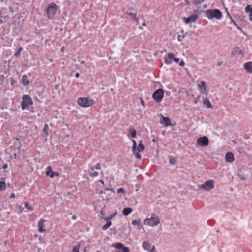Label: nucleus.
I'll return each instance as SVG.
<instances>
[{
  "mask_svg": "<svg viewBox=\"0 0 252 252\" xmlns=\"http://www.w3.org/2000/svg\"><path fill=\"white\" fill-rule=\"evenodd\" d=\"M133 143V146L132 148V152L135 156L136 158L140 159L141 158V155L140 154V152H143L145 149V146L142 144V141H140L138 146L137 143L134 140H132Z\"/></svg>",
  "mask_w": 252,
  "mask_h": 252,
  "instance_id": "f257e3e1",
  "label": "nucleus"
},
{
  "mask_svg": "<svg viewBox=\"0 0 252 252\" xmlns=\"http://www.w3.org/2000/svg\"><path fill=\"white\" fill-rule=\"evenodd\" d=\"M206 17L210 20L216 18L220 20L222 18V13L218 9H208L205 11Z\"/></svg>",
  "mask_w": 252,
  "mask_h": 252,
  "instance_id": "f03ea898",
  "label": "nucleus"
},
{
  "mask_svg": "<svg viewBox=\"0 0 252 252\" xmlns=\"http://www.w3.org/2000/svg\"><path fill=\"white\" fill-rule=\"evenodd\" d=\"M159 222V218L155 214H152L151 218H146L144 220V224L145 225L152 227L157 225Z\"/></svg>",
  "mask_w": 252,
  "mask_h": 252,
  "instance_id": "7ed1b4c3",
  "label": "nucleus"
},
{
  "mask_svg": "<svg viewBox=\"0 0 252 252\" xmlns=\"http://www.w3.org/2000/svg\"><path fill=\"white\" fill-rule=\"evenodd\" d=\"M78 104L83 107H88L93 105L94 101L89 97H79L77 100Z\"/></svg>",
  "mask_w": 252,
  "mask_h": 252,
  "instance_id": "20e7f679",
  "label": "nucleus"
},
{
  "mask_svg": "<svg viewBox=\"0 0 252 252\" xmlns=\"http://www.w3.org/2000/svg\"><path fill=\"white\" fill-rule=\"evenodd\" d=\"M57 10V5L56 3L52 2L47 6L46 11L49 19L53 18Z\"/></svg>",
  "mask_w": 252,
  "mask_h": 252,
  "instance_id": "39448f33",
  "label": "nucleus"
},
{
  "mask_svg": "<svg viewBox=\"0 0 252 252\" xmlns=\"http://www.w3.org/2000/svg\"><path fill=\"white\" fill-rule=\"evenodd\" d=\"M22 99L23 102L21 104V106L23 110L26 109L27 107L33 104V101L29 95H24L22 97Z\"/></svg>",
  "mask_w": 252,
  "mask_h": 252,
  "instance_id": "423d86ee",
  "label": "nucleus"
},
{
  "mask_svg": "<svg viewBox=\"0 0 252 252\" xmlns=\"http://www.w3.org/2000/svg\"><path fill=\"white\" fill-rule=\"evenodd\" d=\"M164 95L163 90L159 89L156 91L153 94V98L157 102H159L161 101Z\"/></svg>",
  "mask_w": 252,
  "mask_h": 252,
  "instance_id": "0eeeda50",
  "label": "nucleus"
},
{
  "mask_svg": "<svg viewBox=\"0 0 252 252\" xmlns=\"http://www.w3.org/2000/svg\"><path fill=\"white\" fill-rule=\"evenodd\" d=\"M201 188L206 190H209L214 188V182L212 180L206 181L201 186Z\"/></svg>",
  "mask_w": 252,
  "mask_h": 252,
  "instance_id": "6e6552de",
  "label": "nucleus"
},
{
  "mask_svg": "<svg viewBox=\"0 0 252 252\" xmlns=\"http://www.w3.org/2000/svg\"><path fill=\"white\" fill-rule=\"evenodd\" d=\"M175 55L174 53H169L167 55V57H164V62L166 64H171L173 61H174Z\"/></svg>",
  "mask_w": 252,
  "mask_h": 252,
  "instance_id": "1a4fd4ad",
  "label": "nucleus"
},
{
  "mask_svg": "<svg viewBox=\"0 0 252 252\" xmlns=\"http://www.w3.org/2000/svg\"><path fill=\"white\" fill-rule=\"evenodd\" d=\"M142 246L145 250L150 252H153L155 250L154 246L152 245L148 241H144L142 244Z\"/></svg>",
  "mask_w": 252,
  "mask_h": 252,
  "instance_id": "9d476101",
  "label": "nucleus"
},
{
  "mask_svg": "<svg viewBox=\"0 0 252 252\" xmlns=\"http://www.w3.org/2000/svg\"><path fill=\"white\" fill-rule=\"evenodd\" d=\"M208 144L209 140L206 136L199 138L197 140V144L200 146H206Z\"/></svg>",
  "mask_w": 252,
  "mask_h": 252,
  "instance_id": "9b49d317",
  "label": "nucleus"
},
{
  "mask_svg": "<svg viewBox=\"0 0 252 252\" xmlns=\"http://www.w3.org/2000/svg\"><path fill=\"white\" fill-rule=\"evenodd\" d=\"M45 221H46V220L43 219H41L38 222V231L40 233H42L46 231L45 226L44 225Z\"/></svg>",
  "mask_w": 252,
  "mask_h": 252,
  "instance_id": "f8f14e48",
  "label": "nucleus"
},
{
  "mask_svg": "<svg viewBox=\"0 0 252 252\" xmlns=\"http://www.w3.org/2000/svg\"><path fill=\"white\" fill-rule=\"evenodd\" d=\"M113 247H115L117 249H123V252H129V249L127 247H126L121 243H117L112 245Z\"/></svg>",
  "mask_w": 252,
  "mask_h": 252,
  "instance_id": "ddd939ff",
  "label": "nucleus"
},
{
  "mask_svg": "<svg viewBox=\"0 0 252 252\" xmlns=\"http://www.w3.org/2000/svg\"><path fill=\"white\" fill-rule=\"evenodd\" d=\"M198 87L200 89L202 90L201 92L203 93L206 94H208V91L207 90V87L204 81H201L200 83L198 84Z\"/></svg>",
  "mask_w": 252,
  "mask_h": 252,
  "instance_id": "4468645a",
  "label": "nucleus"
},
{
  "mask_svg": "<svg viewBox=\"0 0 252 252\" xmlns=\"http://www.w3.org/2000/svg\"><path fill=\"white\" fill-rule=\"evenodd\" d=\"M198 18V16L196 14H193L191 16L188 18H184V20L186 24H189L191 22H194Z\"/></svg>",
  "mask_w": 252,
  "mask_h": 252,
  "instance_id": "2eb2a0df",
  "label": "nucleus"
},
{
  "mask_svg": "<svg viewBox=\"0 0 252 252\" xmlns=\"http://www.w3.org/2000/svg\"><path fill=\"white\" fill-rule=\"evenodd\" d=\"M162 121H160V123L161 124L164 125L165 126H168L171 125V120L168 117H166L163 116H161Z\"/></svg>",
  "mask_w": 252,
  "mask_h": 252,
  "instance_id": "dca6fc26",
  "label": "nucleus"
},
{
  "mask_svg": "<svg viewBox=\"0 0 252 252\" xmlns=\"http://www.w3.org/2000/svg\"><path fill=\"white\" fill-rule=\"evenodd\" d=\"M225 159L228 162H233L235 159L234 154L231 152H227L225 155Z\"/></svg>",
  "mask_w": 252,
  "mask_h": 252,
  "instance_id": "f3484780",
  "label": "nucleus"
},
{
  "mask_svg": "<svg viewBox=\"0 0 252 252\" xmlns=\"http://www.w3.org/2000/svg\"><path fill=\"white\" fill-rule=\"evenodd\" d=\"M244 69L249 73H252V62H248L244 65Z\"/></svg>",
  "mask_w": 252,
  "mask_h": 252,
  "instance_id": "a211bd4d",
  "label": "nucleus"
},
{
  "mask_svg": "<svg viewBox=\"0 0 252 252\" xmlns=\"http://www.w3.org/2000/svg\"><path fill=\"white\" fill-rule=\"evenodd\" d=\"M232 54L233 55H241L243 56L244 54L243 52L238 47H236L233 48V51H232Z\"/></svg>",
  "mask_w": 252,
  "mask_h": 252,
  "instance_id": "6ab92c4d",
  "label": "nucleus"
},
{
  "mask_svg": "<svg viewBox=\"0 0 252 252\" xmlns=\"http://www.w3.org/2000/svg\"><path fill=\"white\" fill-rule=\"evenodd\" d=\"M113 216H111L110 217L105 219V220L107 221V222L103 226V229L105 230H107L112 224V222L111 221H109L110 219L113 218Z\"/></svg>",
  "mask_w": 252,
  "mask_h": 252,
  "instance_id": "aec40b11",
  "label": "nucleus"
},
{
  "mask_svg": "<svg viewBox=\"0 0 252 252\" xmlns=\"http://www.w3.org/2000/svg\"><path fill=\"white\" fill-rule=\"evenodd\" d=\"M6 188V184L4 178H1L0 180V191L4 190Z\"/></svg>",
  "mask_w": 252,
  "mask_h": 252,
  "instance_id": "412c9836",
  "label": "nucleus"
},
{
  "mask_svg": "<svg viewBox=\"0 0 252 252\" xmlns=\"http://www.w3.org/2000/svg\"><path fill=\"white\" fill-rule=\"evenodd\" d=\"M22 83L25 86H27L29 85V82L27 75H24L22 76Z\"/></svg>",
  "mask_w": 252,
  "mask_h": 252,
  "instance_id": "4be33fe9",
  "label": "nucleus"
},
{
  "mask_svg": "<svg viewBox=\"0 0 252 252\" xmlns=\"http://www.w3.org/2000/svg\"><path fill=\"white\" fill-rule=\"evenodd\" d=\"M132 212V209L131 208H125L123 210V214L125 216H127Z\"/></svg>",
  "mask_w": 252,
  "mask_h": 252,
  "instance_id": "5701e85b",
  "label": "nucleus"
},
{
  "mask_svg": "<svg viewBox=\"0 0 252 252\" xmlns=\"http://www.w3.org/2000/svg\"><path fill=\"white\" fill-rule=\"evenodd\" d=\"M203 104L208 108H212V104L209 101V100L207 98H205L203 99Z\"/></svg>",
  "mask_w": 252,
  "mask_h": 252,
  "instance_id": "b1692460",
  "label": "nucleus"
},
{
  "mask_svg": "<svg viewBox=\"0 0 252 252\" xmlns=\"http://www.w3.org/2000/svg\"><path fill=\"white\" fill-rule=\"evenodd\" d=\"M127 15L131 17V19L135 21H138V19L137 18L136 16V14H134L131 12L127 13Z\"/></svg>",
  "mask_w": 252,
  "mask_h": 252,
  "instance_id": "393cba45",
  "label": "nucleus"
},
{
  "mask_svg": "<svg viewBox=\"0 0 252 252\" xmlns=\"http://www.w3.org/2000/svg\"><path fill=\"white\" fill-rule=\"evenodd\" d=\"M129 133L130 134L132 138H135L136 136V131L134 128H130L129 130Z\"/></svg>",
  "mask_w": 252,
  "mask_h": 252,
  "instance_id": "a878e982",
  "label": "nucleus"
},
{
  "mask_svg": "<svg viewBox=\"0 0 252 252\" xmlns=\"http://www.w3.org/2000/svg\"><path fill=\"white\" fill-rule=\"evenodd\" d=\"M245 11L247 13H250L249 16H252V7L250 5H248L246 7Z\"/></svg>",
  "mask_w": 252,
  "mask_h": 252,
  "instance_id": "bb28decb",
  "label": "nucleus"
},
{
  "mask_svg": "<svg viewBox=\"0 0 252 252\" xmlns=\"http://www.w3.org/2000/svg\"><path fill=\"white\" fill-rule=\"evenodd\" d=\"M22 50H23V48L21 47H19L18 48V50L17 51V52L15 53V56L16 57H19Z\"/></svg>",
  "mask_w": 252,
  "mask_h": 252,
  "instance_id": "cd10ccee",
  "label": "nucleus"
},
{
  "mask_svg": "<svg viewBox=\"0 0 252 252\" xmlns=\"http://www.w3.org/2000/svg\"><path fill=\"white\" fill-rule=\"evenodd\" d=\"M48 125L47 124H45L43 131L45 132L46 136H48Z\"/></svg>",
  "mask_w": 252,
  "mask_h": 252,
  "instance_id": "c85d7f7f",
  "label": "nucleus"
},
{
  "mask_svg": "<svg viewBox=\"0 0 252 252\" xmlns=\"http://www.w3.org/2000/svg\"><path fill=\"white\" fill-rule=\"evenodd\" d=\"M25 207L30 211H32L33 210L32 207L29 206V203L28 202L25 203Z\"/></svg>",
  "mask_w": 252,
  "mask_h": 252,
  "instance_id": "c756f323",
  "label": "nucleus"
},
{
  "mask_svg": "<svg viewBox=\"0 0 252 252\" xmlns=\"http://www.w3.org/2000/svg\"><path fill=\"white\" fill-rule=\"evenodd\" d=\"M204 1L205 0H194L193 3L194 5H198L203 3Z\"/></svg>",
  "mask_w": 252,
  "mask_h": 252,
  "instance_id": "7c9ffc66",
  "label": "nucleus"
},
{
  "mask_svg": "<svg viewBox=\"0 0 252 252\" xmlns=\"http://www.w3.org/2000/svg\"><path fill=\"white\" fill-rule=\"evenodd\" d=\"M47 169L48 170L46 172V175L50 176L51 175L50 173L51 174L52 172V167L50 166H48L47 167Z\"/></svg>",
  "mask_w": 252,
  "mask_h": 252,
  "instance_id": "2f4dec72",
  "label": "nucleus"
},
{
  "mask_svg": "<svg viewBox=\"0 0 252 252\" xmlns=\"http://www.w3.org/2000/svg\"><path fill=\"white\" fill-rule=\"evenodd\" d=\"M60 175V174L58 172H51V175H50V177L51 178H53L54 176H57V177H58Z\"/></svg>",
  "mask_w": 252,
  "mask_h": 252,
  "instance_id": "473e14b6",
  "label": "nucleus"
},
{
  "mask_svg": "<svg viewBox=\"0 0 252 252\" xmlns=\"http://www.w3.org/2000/svg\"><path fill=\"white\" fill-rule=\"evenodd\" d=\"M90 176L92 177H96L98 176V172L96 171H94V172H91L89 174Z\"/></svg>",
  "mask_w": 252,
  "mask_h": 252,
  "instance_id": "72a5a7b5",
  "label": "nucleus"
},
{
  "mask_svg": "<svg viewBox=\"0 0 252 252\" xmlns=\"http://www.w3.org/2000/svg\"><path fill=\"white\" fill-rule=\"evenodd\" d=\"M140 220H133L131 222V223L133 225H138L140 223Z\"/></svg>",
  "mask_w": 252,
  "mask_h": 252,
  "instance_id": "f704fd0d",
  "label": "nucleus"
},
{
  "mask_svg": "<svg viewBox=\"0 0 252 252\" xmlns=\"http://www.w3.org/2000/svg\"><path fill=\"white\" fill-rule=\"evenodd\" d=\"M15 140L17 141V145L18 146V149L19 151L20 150V147H21V142L20 141V139L19 138H16Z\"/></svg>",
  "mask_w": 252,
  "mask_h": 252,
  "instance_id": "c9c22d12",
  "label": "nucleus"
},
{
  "mask_svg": "<svg viewBox=\"0 0 252 252\" xmlns=\"http://www.w3.org/2000/svg\"><path fill=\"white\" fill-rule=\"evenodd\" d=\"M117 193H123L124 194H125L126 193V191L124 190V189L123 188H119L118 190H117Z\"/></svg>",
  "mask_w": 252,
  "mask_h": 252,
  "instance_id": "e433bc0d",
  "label": "nucleus"
},
{
  "mask_svg": "<svg viewBox=\"0 0 252 252\" xmlns=\"http://www.w3.org/2000/svg\"><path fill=\"white\" fill-rule=\"evenodd\" d=\"M79 246H76L73 248L72 252H79Z\"/></svg>",
  "mask_w": 252,
  "mask_h": 252,
  "instance_id": "4c0bfd02",
  "label": "nucleus"
},
{
  "mask_svg": "<svg viewBox=\"0 0 252 252\" xmlns=\"http://www.w3.org/2000/svg\"><path fill=\"white\" fill-rule=\"evenodd\" d=\"M4 76L3 75H0V85H1L3 83Z\"/></svg>",
  "mask_w": 252,
  "mask_h": 252,
  "instance_id": "58836bf2",
  "label": "nucleus"
},
{
  "mask_svg": "<svg viewBox=\"0 0 252 252\" xmlns=\"http://www.w3.org/2000/svg\"><path fill=\"white\" fill-rule=\"evenodd\" d=\"M101 168V164L100 163H97L95 165V169H96V170H100Z\"/></svg>",
  "mask_w": 252,
  "mask_h": 252,
  "instance_id": "ea45409f",
  "label": "nucleus"
},
{
  "mask_svg": "<svg viewBox=\"0 0 252 252\" xmlns=\"http://www.w3.org/2000/svg\"><path fill=\"white\" fill-rule=\"evenodd\" d=\"M183 38H184V36H181V35H179L177 36V39L179 41H181Z\"/></svg>",
  "mask_w": 252,
  "mask_h": 252,
  "instance_id": "a19ab883",
  "label": "nucleus"
},
{
  "mask_svg": "<svg viewBox=\"0 0 252 252\" xmlns=\"http://www.w3.org/2000/svg\"><path fill=\"white\" fill-rule=\"evenodd\" d=\"M229 18L231 20V22L234 24L235 25V26H237V25H236V22H235V21L232 19V17L231 15H229Z\"/></svg>",
  "mask_w": 252,
  "mask_h": 252,
  "instance_id": "79ce46f5",
  "label": "nucleus"
},
{
  "mask_svg": "<svg viewBox=\"0 0 252 252\" xmlns=\"http://www.w3.org/2000/svg\"><path fill=\"white\" fill-rule=\"evenodd\" d=\"M169 162L171 164H174L176 162V160L174 159H172V158H170V160H169Z\"/></svg>",
  "mask_w": 252,
  "mask_h": 252,
  "instance_id": "37998d69",
  "label": "nucleus"
},
{
  "mask_svg": "<svg viewBox=\"0 0 252 252\" xmlns=\"http://www.w3.org/2000/svg\"><path fill=\"white\" fill-rule=\"evenodd\" d=\"M179 64L180 66H184L185 64V63L184 61H181L180 63H179Z\"/></svg>",
  "mask_w": 252,
  "mask_h": 252,
  "instance_id": "c03bdc74",
  "label": "nucleus"
},
{
  "mask_svg": "<svg viewBox=\"0 0 252 252\" xmlns=\"http://www.w3.org/2000/svg\"><path fill=\"white\" fill-rule=\"evenodd\" d=\"M10 81H11V85H14L16 82L15 79L13 78H10Z\"/></svg>",
  "mask_w": 252,
  "mask_h": 252,
  "instance_id": "a18cd8bd",
  "label": "nucleus"
},
{
  "mask_svg": "<svg viewBox=\"0 0 252 252\" xmlns=\"http://www.w3.org/2000/svg\"><path fill=\"white\" fill-rule=\"evenodd\" d=\"M140 100H141V105H142L143 107H145V102L143 100V99L142 98H140Z\"/></svg>",
  "mask_w": 252,
  "mask_h": 252,
  "instance_id": "49530a36",
  "label": "nucleus"
},
{
  "mask_svg": "<svg viewBox=\"0 0 252 252\" xmlns=\"http://www.w3.org/2000/svg\"><path fill=\"white\" fill-rule=\"evenodd\" d=\"M179 58H175V59H174V62L176 63H179Z\"/></svg>",
  "mask_w": 252,
  "mask_h": 252,
  "instance_id": "de8ad7c7",
  "label": "nucleus"
},
{
  "mask_svg": "<svg viewBox=\"0 0 252 252\" xmlns=\"http://www.w3.org/2000/svg\"><path fill=\"white\" fill-rule=\"evenodd\" d=\"M10 197L11 198H15V193H11V194L10 195Z\"/></svg>",
  "mask_w": 252,
  "mask_h": 252,
  "instance_id": "09e8293b",
  "label": "nucleus"
},
{
  "mask_svg": "<svg viewBox=\"0 0 252 252\" xmlns=\"http://www.w3.org/2000/svg\"><path fill=\"white\" fill-rule=\"evenodd\" d=\"M7 168V164L6 163L4 164L3 166H2V168L3 169H6Z\"/></svg>",
  "mask_w": 252,
  "mask_h": 252,
  "instance_id": "8fccbe9b",
  "label": "nucleus"
},
{
  "mask_svg": "<svg viewBox=\"0 0 252 252\" xmlns=\"http://www.w3.org/2000/svg\"><path fill=\"white\" fill-rule=\"evenodd\" d=\"M72 219H73V220H76V219H77V217H76L75 215H73V216H72Z\"/></svg>",
  "mask_w": 252,
  "mask_h": 252,
  "instance_id": "3c124183",
  "label": "nucleus"
},
{
  "mask_svg": "<svg viewBox=\"0 0 252 252\" xmlns=\"http://www.w3.org/2000/svg\"><path fill=\"white\" fill-rule=\"evenodd\" d=\"M9 11L11 12V13H13L14 12V10L13 9V8L12 7H10L9 8Z\"/></svg>",
  "mask_w": 252,
  "mask_h": 252,
  "instance_id": "603ef678",
  "label": "nucleus"
},
{
  "mask_svg": "<svg viewBox=\"0 0 252 252\" xmlns=\"http://www.w3.org/2000/svg\"><path fill=\"white\" fill-rule=\"evenodd\" d=\"M80 76V74L79 73H76L75 74V77L78 78Z\"/></svg>",
  "mask_w": 252,
  "mask_h": 252,
  "instance_id": "864d4df0",
  "label": "nucleus"
},
{
  "mask_svg": "<svg viewBox=\"0 0 252 252\" xmlns=\"http://www.w3.org/2000/svg\"><path fill=\"white\" fill-rule=\"evenodd\" d=\"M222 64V62H220L218 63V65L219 66H220V65H221Z\"/></svg>",
  "mask_w": 252,
  "mask_h": 252,
  "instance_id": "5fc2aeb1",
  "label": "nucleus"
},
{
  "mask_svg": "<svg viewBox=\"0 0 252 252\" xmlns=\"http://www.w3.org/2000/svg\"><path fill=\"white\" fill-rule=\"evenodd\" d=\"M64 47H62L61 48V51L62 52H64Z\"/></svg>",
  "mask_w": 252,
  "mask_h": 252,
  "instance_id": "6e6d98bb",
  "label": "nucleus"
},
{
  "mask_svg": "<svg viewBox=\"0 0 252 252\" xmlns=\"http://www.w3.org/2000/svg\"><path fill=\"white\" fill-rule=\"evenodd\" d=\"M99 182H100V183H101V184H102V185H104V182H103L102 180H99Z\"/></svg>",
  "mask_w": 252,
  "mask_h": 252,
  "instance_id": "4d7b16f0",
  "label": "nucleus"
},
{
  "mask_svg": "<svg viewBox=\"0 0 252 252\" xmlns=\"http://www.w3.org/2000/svg\"><path fill=\"white\" fill-rule=\"evenodd\" d=\"M249 17H249V18H250V20L251 21H252V16H249Z\"/></svg>",
  "mask_w": 252,
  "mask_h": 252,
  "instance_id": "13d9d810",
  "label": "nucleus"
},
{
  "mask_svg": "<svg viewBox=\"0 0 252 252\" xmlns=\"http://www.w3.org/2000/svg\"><path fill=\"white\" fill-rule=\"evenodd\" d=\"M2 23H3V21H2V20H1V19H0V24H1Z\"/></svg>",
  "mask_w": 252,
  "mask_h": 252,
  "instance_id": "bf43d9fd",
  "label": "nucleus"
},
{
  "mask_svg": "<svg viewBox=\"0 0 252 252\" xmlns=\"http://www.w3.org/2000/svg\"><path fill=\"white\" fill-rule=\"evenodd\" d=\"M240 178L241 179H242V180H245V179H246V178H244V177H243V178L240 177Z\"/></svg>",
  "mask_w": 252,
  "mask_h": 252,
  "instance_id": "052dcab7",
  "label": "nucleus"
},
{
  "mask_svg": "<svg viewBox=\"0 0 252 252\" xmlns=\"http://www.w3.org/2000/svg\"><path fill=\"white\" fill-rule=\"evenodd\" d=\"M81 63L82 64H83V63H85V62L83 61H82V62H81Z\"/></svg>",
  "mask_w": 252,
  "mask_h": 252,
  "instance_id": "680f3d73",
  "label": "nucleus"
},
{
  "mask_svg": "<svg viewBox=\"0 0 252 252\" xmlns=\"http://www.w3.org/2000/svg\"><path fill=\"white\" fill-rule=\"evenodd\" d=\"M20 208L21 209V212H22V210H23V208H22L21 207H20Z\"/></svg>",
  "mask_w": 252,
  "mask_h": 252,
  "instance_id": "e2e57ef3",
  "label": "nucleus"
},
{
  "mask_svg": "<svg viewBox=\"0 0 252 252\" xmlns=\"http://www.w3.org/2000/svg\"><path fill=\"white\" fill-rule=\"evenodd\" d=\"M227 15H228V16L229 17V15H230V14L228 13Z\"/></svg>",
  "mask_w": 252,
  "mask_h": 252,
  "instance_id": "0e129e2a",
  "label": "nucleus"
},
{
  "mask_svg": "<svg viewBox=\"0 0 252 252\" xmlns=\"http://www.w3.org/2000/svg\"><path fill=\"white\" fill-rule=\"evenodd\" d=\"M91 170H92V171H93V170H94V168H93V167H92V168H91Z\"/></svg>",
  "mask_w": 252,
  "mask_h": 252,
  "instance_id": "69168bd1",
  "label": "nucleus"
},
{
  "mask_svg": "<svg viewBox=\"0 0 252 252\" xmlns=\"http://www.w3.org/2000/svg\"><path fill=\"white\" fill-rule=\"evenodd\" d=\"M143 26H145V23H144V24H143Z\"/></svg>",
  "mask_w": 252,
  "mask_h": 252,
  "instance_id": "338daca9",
  "label": "nucleus"
},
{
  "mask_svg": "<svg viewBox=\"0 0 252 252\" xmlns=\"http://www.w3.org/2000/svg\"><path fill=\"white\" fill-rule=\"evenodd\" d=\"M97 252H100L99 251H97Z\"/></svg>",
  "mask_w": 252,
  "mask_h": 252,
  "instance_id": "774afa93",
  "label": "nucleus"
}]
</instances>
